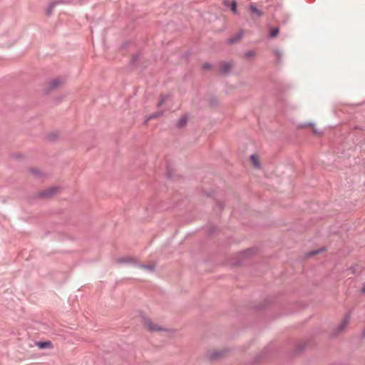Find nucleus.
<instances>
[{
	"instance_id": "14",
	"label": "nucleus",
	"mask_w": 365,
	"mask_h": 365,
	"mask_svg": "<svg viewBox=\"0 0 365 365\" xmlns=\"http://www.w3.org/2000/svg\"><path fill=\"white\" fill-rule=\"evenodd\" d=\"M58 1H53L52 3H51L49 4V6H48L47 9H46V14L47 15H51L52 14V11H53V8L55 7V6L58 4Z\"/></svg>"
},
{
	"instance_id": "3",
	"label": "nucleus",
	"mask_w": 365,
	"mask_h": 365,
	"mask_svg": "<svg viewBox=\"0 0 365 365\" xmlns=\"http://www.w3.org/2000/svg\"><path fill=\"white\" fill-rule=\"evenodd\" d=\"M144 324L150 331H160L164 329L154 324L150 319H145Z\"/></svg>"
},
{
	"instance_id": "24",
	"label": "nucleus",
	"mask_w": 365,
	"mask_h": 365,
	"mask_svg": "<svg viewBox=\"0 0 365 365\" xmlns=\"http://www.w3.org/2000/svg\"><path fill=\"white\" fill-rule=\"evenodd\" d=\"M252 252V249H249V250H247L244 251V254H245V255H250Z\"/></svg>"
},
{
	"instance_id": "17",
	"label": "nucleus",
	"mask_w": 365,
	"mask_h": 365,
	"mask_svg": "<svg viewBox=\"0 0 365 365\" xmlns=\"http://www.w3.org/2000/svg\"><path fill=\"white\" fill-rule=\"evenodd\" d=\"M278 33H279V29L277 27L273 28L270 30L269 37L274 38L278 34Z\"/></svg>"
},
{
	"instance_id": "5",
	"label": "nucleus",
	"mask_w": 365,
	"mask_h": 365,
	"mask_svg": "<svg viewBox=\"0 0 365 365\" xmlns=\"http://www.w3.org/2000/svg\"><path fill=\"white\" fill-rule=\"evenodd\" d=\"M118 264H128L131 265L137 266L138 263L135 259L131 257H123L117 259Z\"/></svg>"
},
{
	"instance_id": "13",
	"label": "nucleus",
	"mask_w": 365,
	"mask_h": 365,
	"mask_svg": "<svg viewBox=\"0 0 365 365\" xmlns=\"http://www.w3.org/2000/svg\"><path fill=\"white\" fill-rule=\"evenodd\" d=\"M137 266L140 268L145 269L149 272H152L155 269V265H153V264L147 265V264H138Z\"/></svg>"
},
{
	"instance_id": "16",
	"label": "nucleus",
	"mask_w": 365,
	"mask_h": 365,
	"mask_svg": "<svg viewBox=\"0 0 365 365\" xmlns=\"http://www.w3.org/2000/svg\"><path fill=\"white\" fill-rule=\"evenodd\" d=\"M274 53L277 58V63H280L282 59V56H283L282 52L279 49H274Z\"/></svg>"
},
{
	"instance_id": "21",
	"label": "nucleus",
	"mask_w": 365,
	"mask_h": 365,
	"mask_svg": "<svg viewBox=\"0 0 365 365\" xmlns=\"http://www.w3.org/2000/svg\"><path fill=\"white\" fill-rule=\"evenodd\" d=\"M138 58H139V54L138 53H136V54L133 55V57H132V59L130 61V63L131 64H134L138 61Z\"/></svg>"
},
{
	"instance_id": "19",
	"label": "nucleus",
	"mask_w": 365,
	"mask_h": 365,
	"mask_svg": "<svg viewBox=\"0 0 365 365\" xmlns=\"http://www.w3.org/2000/svg\"><path fill=\"white\" fill-rule=\"evenodd\" d=\"M169 98L168 96H163L160 100V101L158 102L157 106L158 108H160L161 106V105Z\"/></svg>"
},
{
	"instance_id": "28",
	"label": "nucleus",
	"mask_w": 365,
	"mask_h": 365,
	"mask_svg": "<svg viewBox=\"0 0 365 365\" xmlns=\"http://www.w3.org/2000/svg\"><path fill=\"white\" fill-rule=\"evenodd\" d=\"M361 292V293H365V283L363 284Z\"/></svg>"
},
{
	"instance_id": "15",
	"label": "nucleus",
	"mask_w": 365,
	"mask_h": 365,
	"mask_svg": "<svg viewBox=\"0 0 365 365\" xmlns=\"http://www.w3.org/2000/svg\"><path fill=\"white\" fill-rule=\"evenodd\" d=\"M250 159L252 162V163L254 164V165L256 167V168H259L260 166V164L257 160V157L256 155L255 154H252L251 156H250Z\"/></svg>"
},
{
	"instance_id": "10",
	"label": "nucleus",
	"mask_w": 365,
	"mask_h": 365,
	"mask_svg": "<svg viewBox=\"0 0 365 365\" xmlns=\"http://www.w3.org/2000/svg\"><path fill=\"white\" fill-rule=\"evenodd\" d=\"M36 345L38 348L43 349H46V348H51L52 347V344L51 341H38L36 343Z\"/></svg>"
},
{
	"instance_id": "7",
	"label": "nucleus",
	"mask_w": 365,
	"mask_h": 365,
	"mask_svg": "<svg viewBox=\"0 0 365 365\" xmlns=\"http://www.w3.org/2000/svg\"><path fill=\"white\" fill-rule=\"evenodd\" d=\"M243 35H244V31L240 30L238 33H237L236 34L230 37L227 40V42L229 44H234L236 42H237L238 41H240L242 38V37L243 36Z\"/></svg>"
},
{
	"instance_id": "31",
	"label": "nucleus",
	"mask_w": 365,
	"mask_h": 365,
	"mask_svg": "<svg viewBox=\"0 0 365 365\" xmlns=\"http://www.w3.org/2000/svg\"><path fill=\"white\" fill-rule=\"evenodd\" d=\"M307 125H309V126H312V125H313V124H312V123H309L307 124Z\"/></svg>"
},
{
	"instance_id": "23",
	"label": "nucleus",
	"mask_w": 365,
	"mask_h": 365,
	"mask_svg": "<svg viewBox=\"0 0 365 365\" xmlns=\"http://www.w3.org/2000/svg\"><path fill=\"white\" fill-rule=\"evenodd\" d=\"M212 67V65L209 63H205L203 65H202V69L204 70H206V69H208V68H210Z\"/></svg>"
},
{
	"instance_id": "6",
	"label": "nucleus",
	"mask_w": 365,
	"mask_h": 365,
	"mask_svg": "<svg viewBox=\"0 0 365 365\" xmlns=\"http://www.w3.org/2000/svg\"><path fill=\"white\" fill-rule=\"evenodd\" d=\"M232 67L231 62H221L220 63V73L223 75L228 73Z\"/></svg>"
},
{
	"instance_id": "1",
	"label": "nucleus",
	"mask_w": 365,
	"mask_h": 365,
	"mask_svg": "<svg viewBox=\"0 0 365 365\" xmlns=\"http://www.w3.org/2000/svg\"><path fill=\"white\" fill-rule=\"evenodd\" d=\"M350 321V314H346L342 319L341 322L339 324V326L334 329L333 336H336L341 333L345 328L347 327L349 322Z\"/></svg>"
},
{
	"instance_id": "12",
	"label": "nucleus",
	"mask_w": 365,
	"mask_h": 365,
	"mask_svg": "<svg viewBox=\"0 0 365 365\" xmlns=\"http://www.w3.org/2000/svg\"><path fill=\"white\" fill-rule=\"evenodd\" d=\"M163 114V111H158L155 112L148 116L147 120L145 121V123H147L150 120L157 118L160 116H161Z\"/></svg>"
},
{
	"instance_id": "4",
	"label": "nucleus",
	"mask_w": 365,
	"mask_h": 365,
	"mask_svg": "<svg viewBox=\"0 0 365 365\" xmlns=\"http://www.w3.org/2000/svg\"><path fill=\"white\" fill-rule=\"evenodd\" d=\"M62 83L63 79L61 78H56L50 82L49 86L46 91L48 93L52 90H54L60 86Z\"/></svg>"
},
{
	"instance_id": "11",
	"label": "nucleus",
	"mask_w": 365,
	"mask_h": 365,
	"mask_svg": "<svg viewBox=\"0 0 365 365\" xmlns=\"http://www.w3.org/2000/svg\"><path fill=\"white\" fill-rule=\"evenodd\" d=\"M250 10L253 14H255L257 16H261L262 15V12L259 10L254 4H251L250 5Z\"/></svg>"
},
{
	"instance_id": "2",
	"label": "nucleus",
	"mask_w": 365,
	"mask_h": 365,
	"mask_svg": "<svg viewBox=\"0 0 365 365\" xmlns=\"http://www.w3.org/2000/svg\"><path fill=\"white\" fill-rule=\"evenodd\" d=\"M59 190L58 187H51L50 188H48L46 190H44L41 191L38 196L39 197L43 198V197H50L53 196L54 194H56L58 190Z\"/></svg>"
},
{
	"instance_id": "20",
	"label": "nucleus",
	"mask_w": 365,
	"mask_h": 365,
	"mask_svg": "<svg viewBox=\"0 0 365 365\" xmlns=\"http://www.w3.org/2000/svg\"><path fill=\"white\" fill-rule=\"evenodd\" d=\"M322 250H324V249H319V250H314V251H312V252H309L307 255L309 257L314 256V255L321 252Z\"/></svg>"
},
{
	"instance_id": "9",
	"label": "nucleus",
	"mask_w": 365,
	"mask_h": 365,
	"mask_svg": "<svg viewBox=\"0 0 365 365\" xmlns=\"http://www.w3.org/2000/svg\"><path fill=\"white\" fill-rule=\"evenodd\" d=\"M187 120L188 116L187 115H182L176 123V127L178 128L185 127L187 123Z\"/></svg>"
},
{
	"instance_id": "18",
	"label": "nucleus",
	"mask_w": 365,
	"mask_h": 365,
	"mask_svg": "<svg viewBox=\"0 0 365 365\" xmlns=\"http://www.w3.org/2000/svg\"><path fill=\"white\" fill-rule=\"evenodd\" d=\"M230 9L231 11L234 13V14H237V2L235 1H233L230 3Z\"/></svg>"
},
{
	"instance_id": "26",
	"label": "nucleus",
	"mask_w": 365,
	"mask_h": 365,
	"mask_svg": "<svg viewBox=\"0 0 365 365\" xmlns=\"http://www.w3.org/2000/svg\"><path fill=\"white\" fill-rule=\"evenodd\" d=\"M223 4L227 7H230V3L228 0H224Z\"/></svg>"
},
{
	"instance_id": "8",
	"label": "nucleus",
	"mask_w": 365,
	"mask_h": 365,
	"mask_svg": "<svg viewBox=\"0 0 365 365\" xmlns=\"http://www.w3.org/2000/svg\"><path fill=\"white\" fill-rule=\"evenodd\" d=\"M224 354V351L222 350H215L210 352H208L207 354V357L210 360H215L220 358Z\"/></svg>"
},
{
	"instance_id": "25",
	"label": "nucleus",
	"mask_w": 365,
	"mask_h": 365,
	"mask_svg": "<svg viewBox=\"0 0 365 365\" xmlns=\"http://www.w3.org/2000/svg\"><path fill=\"white\" fill-rule=\"evenodd\" d=\"M32 173L36 176H38L40 175V171L37 170H32Z\"/></svg>"
},
{
	"instance_id": "30",
	"label": "nucleus",
	"mask_w": 365,
	"mask_h": 365,
	"mask_svg": "<svg viewBox=\"0 0 365 365\" xmlns=\"http://www.w3.org/2000/svg\"><path fill=\"white\" fill-rule=\"evenodd\" d=\"M313 132L315 133V134H318L319 132L317 131V130L316 128H314L313 129Z\"/></svg>"
},
{
	"instance_id": "29",
	"label": "nucleus",
	"mask_w": 365,
	"mask_h": 365,
	"mask_svg": "<svg viewBox=\"0 0 365 365\" xmlns=\"http://www.w3.org/2000/svg\"><path fill=\"white\" fill-rule=\"evenodd\" d=\"M361 336L363 338H365V327H364V329L361 331Z\"/></svg>"
},
{
	"instance_id": "27",
	"label": "nucleus",
	"mask_w": 365,
	"mask_h": 365,
	"mask_svg": "<svg viewBox=\"0 0 365 365\" xmlns=\"http://www.w3.org/2000/svg\"><path fill=\"white\" fill-rule=\"evenodd\" d=\"M56 136H57L56 135H53V134H52V135H50L48 136V138H49L50 140H54V139L56 138Z\"/></svg>"
},
{
	"instance_id": "22",
	"label": "nucleus",
	"mask_w": 365,
	"mask_h": 365,
	"mask_svg": "<svg viewBox=\"0 0 365 365\" xmlns=\"http://www.w3.org/2000/svg\"><path fill=\"white\" fill-rule=\"evenodd\" d=\"M245 56L247 58L253 57L255 55V53L253 51H247L245 53Z\"/></svg>"
}]
</instances>
